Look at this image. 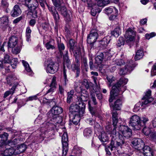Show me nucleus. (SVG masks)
I'll list each match as a JSON object with an SVG mask.
<instances>
[{
	"instance_id": "nucleus-22",
	"label": "nucleus",
	"mask_w": 156,
	"mask_h": 156,
	"mask_svg": "<svg viewBox=\"0 0 156 156\" xmlns=\"http://www.w3.org/2000/svg\"><path fill=\"white\" fill-rule=\"evenodd\" d=\"M112 125L114 127L113 129H115V130H116L117 124L118 122V114L116 110H112Z\"/></svg>"
},
{
	"instance_id": "nucleus-53",
	"label": "nucleus",
	"mask_w": 156,
	"mask_h": 156,
	"mask_svg": "<svg viewBox=\"0 0 156 156\" xmlns=\"http://www.w3.org/2000/svg\"><path fill=\"white\" fill-rule=\"evenodd\" d=\"M63 71L64 77V84L65 85H66L68 81V80L67 79V75L66 74V67L65 66H63Z\"/></svg>"
},
{
	"instance_id": "nucleus-27",
	"label": "nucleus",
	"mask_w": 156,
	"mask_h": 156,
	"mask_svg": "<svg viewBox=\"0 0 156 156\" xmlns=\"http://www.w3.org/2000/svg\"><path fill=\"white\" fill-rule=\"evenodd\" d=\"M51 111L54 116L58 115L62 112L63 109L60 107L54 106L51 110Z\"/></svg>"
},
{
	"instance_id": "nucleus-6",
	"label": "nucleus",
	"mask_w": 156,
	"mask_h": 156,
	"mask_svg": "<svg viewBox=\"0 0 156 156\" xmlns=\"http://www.w3.org/2000/svg\"><path fill=\"white\" fill-rule=\"evenodd\" d=\"M68 137L67 133H64L62 137V156H66L68 150Z\"/></svg>"
},
{
	"instance_id": "nucleus-20",
	"label": "nucleus",
	"mask_w": 156,
	"mask_h": 156,
	"mask_svg": "<svg viewBox=\"0 0 156 156\" xmlns=\"http://www.w3.org/2000/svg\"><path fill=\"white\" fill-rule=\"evenodd\" d=\"M22 13V11L19 5H16L13 8L10 15L12 17H16L20 15Z\"/></svg>"
},
{
	"instance_id": "nucleus-8",
	"label": "nucleus",
	"mask_w": 156,
	"mask_h": 156,
	"mask_svg": "<svg viewBox=\"0 0 156 156\" xmlns=\"http://www.w3.org/2000/svg\"><path fill=\"white\" fill-rule=\"evenodd\" d=\"M98 37L97 31L92 29L87 37V42L88 44L93 45L96 41Z\"/></svg>"
},
{
	"instance_id": "nucleus-3",
	"label": "nucleus",
	"mask_w": 156,
	"mask_h": 156,
	"mask_svg": "<svg viewBox=\"0 0 156 156\" xmlns=\"http://www.w3.org/2000/svg\"><path fill=\"white\" fill-rule=\"evenodd\" d=\"M85 106L84 104H81L80 103H77L76 104H72L69 108V112L73 116L74 115H82L84 113Z\"/></svg>"
},
{
	"instance_id": "nucleus-61",
	"label": "nucleus",
	"mask_w": 156,
	"mask_h": 156,
	"mask_svg": "<svg viewBox=\"0 0 156 156\" xmlns=\"http://www.w3.org/2000/svg\"><path fill=\"white\" fill-rule=\"evenodd\" d=\"M156 34L152 32L150 34H145V37L147 39H150L151 38L155 36Z\"/></svg>"
},
{
	"instance_id": "nucleus-62",
	"label": "nucleus",
	"mask_w": 156,
	"mask_h": 156,
	"mask_svg": "<svg viewBox=\"0 0 156 156\" xmlns=\"http://www.w3.org/2000/svg\"><path fill=\"white\" fill-rule=\"evenodd\" d=\"M83 84L87 89V90L90 87L89 84L87 80L84 79V80Z\"/></svg>"
},
{
	"instance_id": "nucleus-57",
	"label": "nucleus",
	"mask_w": 156,
	"mask_h": 156,
	"mask_svg": "<svg viewBox=\"0 0 156 156\" xmlns=\"http://www.w3.org/2000/svg\"><path fill=\"white\" fill-rule=\"evenodd\" d=\"M45 46L47 49L48 50L50 49H53L55 48V47L54 45L51 44V41L47 42L45 44Z\"/></svg>"
},
{
	"instance_id": "nucleus-25",
	"label": "nucleus",
	"mask_w": 156,
	"mask_h": 156,
	"mask_svg": "<svg viewBox=\"0 0 156 156\" xmlns=\"http://www.w3.org/2000/svg\"><path fill=\"white\" fill-rule=\"evenodd\" d=\"M122 105V101L120 99H117L114 103V105L110 104V106L112 108L113 110H120L121 107Z\"/></svg>"
},
{
	"instance_id": "nucleus-56",
	"label": "nucleus",
	"mask_w": 156,
	"mask_h": 156,
	"mask_svg": "<svg viewBox=\"0 0 156 156\" xmlns=\"http://www.w3.org/2000/svg\"><path fill=\"white\" fill-rule=\"evenodd\" d=\"M27 148L26 145L25 144H22L20 145L18 149L19 150V153H21L24 152Z\"/></svg>"
},
{
	"instance_id": "nucleus-54",
	"label": "nucleus",
	"mask_w": 156,
	"mask_h": 156,
	"mask_svg": "<svg viewBox=\"0 0 156 156\" xmlns=\"http://www.w3.org/2000/svg\"><path fill=\"white\" fill-rule=\"evenodd\" d=\"M124 44V40L123 37H119L116 44L117 46L119 47L122 45H123Z\"/></svg>"
},
{
	"instance_id": "nucleus-16",
	"label": "nucleus",
	"mask_w": 156,
	"mask_h": 156,
	"mask_svg": "<svg viewBox=\"0 0 156 156\" xmlns=\"http://www.w3.org/2000/svg\"><path fill=\"white\" fill-rule=\"evenodd\" d=\"M151 90H148L145 93V95L142 98V100H144L142 102V104L147 105L153 101V98L151 97Z\"/></svg>"
},
{
	"instance_id": "nucleus-60",
	"label": "nucleus",
	"mask_w": 156,
	"mask_h": 156,
	"mask_svg": "<svg viewBox=\"0 0 156 156\" xmlns=\"http://www.w3.org/2000/svg\"><path fill=\"white\" fill-rule=\"evenodd\" d=\"M82 63L86 69L88 68V65L87 62V58L84 57H83L82 58Z\"/></svg>"
},
{
	"instance_id": "nucleus-58",
	"label": "nucleus",
	"mask_w": 156,
	"mask_h": 156,
	"mask_svg": "<svg viewBox=\"0 0 156 156\" xmlns=\"http://www.w3.org/2000/svg\"><path fill=\"white\" fill-rule=\"evenodd\" d=\"M23 1H25L26 5L27 6V4L30 5L32 4L33 3L34 4H35L36 3H38L37 0H22Z\"/></svg>"
},
{
	"instance_id": "nucleus-18",
	"label": "nucleus",
	"mask_w": 156,
	"mask_h": 156,
	"mask_svg": "<svg viewBox=\"0 0 156 156\" xmlns=\"http://www.w3.org/2000/svg\"><path fill=\"white\" fill-rule=\"evenodd\" d=\"M88 7H92L91 11V15L93 16H95L98 13H99L101 11V9L97 7V6L95 4L91 3H88Z\"/></svg>"
},
{
	"instance_id": "nucleus-64",
	"label": "nucleus",
	"mask_w": 156,
	"mask_h": 156,
	"mask_svg": "<svg viewBox=\"0 0 156 156\" xmlns=\"http://www.w3.org/2000/svg\"><path fill=\"white\" fill-rule=\"evenodd\" d=\"M156 75V63H155L153 66L151 70V76H153Z\"/></svg>"
},
{
	"instance_id": "nucleus-36",
	"label": "nucleus",
	"mask_w": 156,
	"mask_h": 156,
	"mask_svg": "<svg viewBox=\"0 0 156 156\" xmlns=\"http://www.w3.org/2000/svg\"><path fill=\"white\" fill-rule=\"evenodd\" d=\"M75 62L73 63L71 65L72 69L73 71L80 69V59H75Z\"/></svg>"
},
{
	"instance_id": "nucleus-44",
	"label": "nucleus",
	"mask_w": 156,
	"mask_h": 156,
	"mask_svg": "<svg viewBox=\"0 0 156 156\" xmlns=\"http://www.w3.org/2000/svg\"><path fill=\"white\" fill-rule=\"evenodd\" d=\"M82 115H74L73 116L72 123L75 125H77L80 120V117Z\"/></svg>"
},
{
	"instance_id": "nucleus-23",
	"label": "nucleus",
	"mask_w": 156,
	"mask_h": 156,
	"mask_svg": "<svg viewBox=\"0 0 156 156\" xmlns=\"http://www.w3.org/2000/svg\"><path fill=\"white\" fill-rule=\"evenodd\" d=\"M9 148H6L5 151L4 153H0V156H11L14 153L15 150L13 147L10 146Z\"/></svg>"
},
{
	"instance_id": "nucleus-19",
	"label": "nucleus",
	"mask_w": 156,
	"mask_h": 156,
	"mask_svg": "<svg viewBox=\"0 0 156 156\" xmlns=\"http://www.w3.org/2000/svg\"><path fill=\"white\" fill-rule=\"evenodd\" d=\"M16 140H17L15 139L13 140L14 142L13 141H10L9 142V144L0 142V151L1 152V153H4L5 149H6V148H9V144L10 145H15L16 144L14 143V142Z\"/></svg>"
},
{
	"instance_id": "nucleus-24",
	"label": "nucleus",
	"mask_w": 156,
	"mask_h": 156,
	"mask_svg": "<svg viewBox=\"0 0 156 156\" xmlns=\"http://www.w3.org/2000/svg\"><path fill=\"white\" fill-rule=\"evenodd\" d=\"M104 59H105V57L103 52H100L99 53L97 57L95 58V64H97L96 66H98L100 65L102 63Z\"/></svg>"
},
{
	"instance_id": "nucleus-14",
	"label": "nucleus",
	"mask_w": 156,
	"mask_h": 156,
	"mask_svg": "<svg viewBox=\"0 0 156 156\" xmlns=\"http://www.w3.org/2000/svg\"><path fill=\"white\" fill-rule=\"evenodd\" d=\"M136 32L130 28H128L125 35L126 40L127 43L133 41L134 39Z\"/></svg>"
},
{
	"instance_id": "nucleus-39",
	"label": "nucleus",
	"mask_w": 156,
	"mask_h": 156,
	"mask_svg": "<svg viewBox=\"0 0 156 156\" xmlns=\"http://www.w3.org/2000/svg\"><path fill=\"white\" fill-rule=\"evenodd\" d=\"M148 121V118L146 116H143L141 119L140 118V125L141 126V129L145 126L146 123Z\"/></svg>"
},
{
	"instance_id": "nucleus-29",
	"label": "nucleus",
	"mask_w": 156,
	"mask_h": 156,
	"mask_svg": "<svg viewBox=\"0 0 156 156\" xmlns=\"http://www.w3.org/2000/svg\"><path fill=\"white\" fill-rule=\"evenodd\" d=\"M17 85V84L15 83L10 90L6 91L4 94L3 98H5L10 94H13Z\"/></svg>"
},
{
	"instance_id": "nucleus-59",
	"label": "nucleus",
	"mask_w": 156,
	"mask_h": 156,
	"mask_svg": "<svg viewBox=\"0 0 156 156\" xmlns=\"http://www.w3.org/2000/svg\"><path fill=\"white\" fill-rule=\"evenodd\" d=\"M149 137L152 140L156 142V132H152Z\"/></svg>"
},
{
	"instance_id": "nucleus-4",
	"label": "nucleus",
	"mask_w": 156,
	"mask_h": 156,
	"mask_svg": "<svg viewBox=\"0 0 156 156\" xmlns=\"http://www.w3.org/2000/svg\"><path fill=\"white\" fill-rule=\"evenodd\" d=\"M38 5V3H36L35 4L33 3L32 4H27V7L29 9L28 14L31 15L33 18H37L40 15V10L37 8Z\"/></svg>"
},
{
	"instance_id": "nucleus-49",
	"label": "nucleus",
	"mask_w": 156,
	"mask_h": 156,
	"mask_svg": "<svg viewBox=\"0 0 156 156\" xmlns=\"http://www.w3.org/2000/svg\"><path fill=\"white\" fill-rule=\"evenodd\" d=\"M120 33V30L119 27L116 28L113 31L111 32V34L115 37H118Z\"/></svg>"
},
{
	"instance_id": "nucleus-30",
	"label": "nucleus",
	"mask_w": 156,
	"mask_h": 156,
	"mask_svg": "<svg viewBox=\"0 0 156 156\" xmlns=\"http://www.w3.org/2000/svg\"><path fill=\"white\" fill-rule=\"evenodd\" d=\"M9 17L8 16H4L0 18L1 27H3L5 25H7L9 22Z\"/></svg>"
},
{
	"instance_id": "nucleus-31",
	"label": "nucleus",
	"mask_w": 156,
	"mask_h": 156,
	"mask_svg": "<svg viewBox=\"0 0 156 156\" xmlns=\"http://www.w3.org/2000/svg\"><path fill=\"white\" fill-rule=\"evenodd\" d=\"M144 53L142 48L138 50L136 52L134 58L136 60L140 59L142 58L144 56Z\"/></svg>"
},
{
	"instance_id": "nucleus-13",
	"label": "nucleus",
	"mask_w": 156,
	"mask_h": 156,
	"mask_svg": "<svg viewBox=\"0 0 156 156\" xmlns=\"http://www.w3.org/2000/svg\"><path fill=\"white\" fill-rule=\"evenodd\" d=\"M58 65L52 61H49L47 64L46 70L47 73L53 74L58 70Z\"/></svg>"
},
{
	"instance_id": "nucleus-21",
	"label": "nucleus",
	"mask_w": 156,
	"mask_h": 156,
	"mask_svg": "<svg viewBox=\"0 0 156 156\" xmlns=\"http://www.w3.org/2000/svg\"><path fill=\"white\" fill-rule=\"evenodd\" d=\"M18 42V38L15 36H12L9 40L8 43V46L10 48H14L17 45Z\"/></svg>"
},
{
	"instance_id": "nucleus-63",
	"label": "nucleus",
	"mask_w": 156,
	"mask_h": 156,
	"mask_svg": "<svg viewBox=\"0 0 156 156\" xmlns=\"http://www.w3.org/2000/svg\"><path fill=\"white\" fill-rule=\"evenodd\" d=\"M56 80L53 78L50 85H49V87H50L55 88V89H56Z\"/></svg>"
},
{
	"instance_id": "nucleus-52",
	"label": "nucleus",
	"mask_w": 156,
	"mask_h": 156,
	"mask_svg": "<svg viewBox=\"0 0 156 156\" xmlns=\"http://www.w3.org/2000/svg\"><path fill=\"white\" fill-rule=\"evenodd\" d=\"M144 128L142 130L143 133L145 135L147 136H150L151 133L152 132H151L150 129L146 127L145 126L144 127Z\"/></svg>"
},
{
	"instance_id": "nucleus-32",
	"label": "nucleus",
	"mask_w": 156,
	"mask_h": 156,
	"mask_svg": "<svg viewBox=\"0 0 156 156\" xmlns=\"http://www.w3.org/2000/svg\"><path fill=\"white\" fill-rule=\"evenodd\" d=\"M109 36H107L103 38L102 40L99 41L100 44L103 46H106L111 40Z\"/></svg>"
},
{
	"instance_id": "nucleus-5",
	"label": "nucleus",
	"mask_w": 156,
	"mask_h": 156,
	"mask_svg": "<svg viewBox=\"0 0 156 156\" xmlns=\"http://www.w3.org/2000/svg\"><path fill=\"white\" fill-rule=\"evenodd\" d=\"M140 125V117L137 115L132 116L130 119L129 126L132 127L133 129L135 130H140L141 126Z\"/></svg>"
},
{
	"instance_id": "nucleus-37",
	"label": "nucleus",
	"mask_w": 156,
	"mask_h": 156,
	"mask_svg": "<svg viewBox=\"0 0 156 156\" xmlns=\"http://www.w3.org/2000/svg\"><path fill=\"white\" fill-rule=\"evenodd\" d=\"M100 140L102 142H105L108 140V138L105 132L101 133V134L98 136Z\"/></svg>"
},
{
	"instance_id": "nucleus-42",
	"label": "nucleus",
	"mask_w": 156,
	"mask_h": 156,
	"mask_svg": "<svg viewBox=\"0 0 156 156\" xmlns=\"http://www.w3.org/2000/svg\"><path fill=\"white\" fill-rule=\"evenodd\" d=\"M9 136L8 134L4 133L0 135V142L3 143H6V141L7 140Z\"/></svg>"
},
{
	"instance_id": "nucleus-41",
	"label": "nucleus",
	"mask_w": 156,
	"mask_h": 156,
	"mask_svg": "<svg viewBox=\"0 0 156 156\" xmlns=\"http://www.w3.org/2000/svg\"><path fill=\"white\" fill-rule=\"evenodd\" d=\"M113 64L120 66L123 65L125 64L124 60L121 59H113Z\"/></svg>"
},
{
	"instance_id": "nucleus-50",
	"label": "nucleus",
	"mask_w": 156,
	"mask_h": 156,
	"mask_svg": "<svg viewBox=\"0 0 156 156\" xmlns=\"http://www.w3.org/2000/svg\"><path fill=\"white\" fill-rule=\"evenodd\" d=\"M6 80L7 83L10 86L12 85V83L14 79L13 76L12 75H9L6 77Z\"/></svg>"
},
{
	"instance_id": "nucleus-55",
	"label": "nucleus",
	"mask_w": 156,
	"mask_h": 156,
	"mask_svg": "<svg viewBox=\"0 0 156 156\" xmlns=\"http://www.w3.org/2000/svg\"><path fill=\"white\" fill-rule=\"evenodd\" d=\"M22 62L26 70L28 72H30L31 71V69L28 63L24 60H22Z\"/></svg>"
},
{
	"instance_id": "nucleus-12",
	"label": "nucleus",
	"mask_w": 156,
	"mask_h": 156,
	"mask_svg": "<svg viewBox=\"0 0 156 156\" xmlns=\"http://www.w3.org/2000/svg\"><path fill=\"white\" fill-rule=\"evenodd\" d=\"M88 92L85 90L82 91L80 94L77 97V103H80V104H84V106L86 105V101H87L89 97Z\"/></svg>"
},
{
	"instance_id": "nucleus-48",
	"label": "nucleus",
	"mask_w": 156,
	"mask_h": 156,
	"mask_svg": "<svg viewBox=\"0 0 156 156\" xmlns=\"http://www.w3.org/2000/svg\"><path fill=\"white\" fill-rule=\"evenodd\" d=\"M72 51L74 54L75 59H80V49L77 47V48L75 49Z\"/></svg>"
},
{
	"instance_id": "nucleus-33",
	"label": "nucleus",
	"mask_w": 156,
	"mask_h": 156,
	"mask_svg": "<svg viewBox=\"0 0 156 156\" xmlns=\"http://www.w3.org/2000/svg\"><path fill=\"white\" fill-rule=\"evenodd\" d=\"M103 53L105 57V60H108L112 57L114 52L113 51L109 50L106 51L104 52Z\"/></svg>"
},
{
	"instance_id": "nucleus-28",
	"label": "nucleus",
	"mask_w": 156,
	"mask_h": 156,
	"mask_svg": "<svg viewBox=\"0 0 156 156\" xmlns=\"http://www.w3.org/2000/svg\"><path fill=\"white\" fill-rule=\"evenodd\" d=\"M116 142H117L118 144L121 147L125 143L124 139L122 135L119 134L118 133L116 132Z\"/></svg>"
},
{
	"instance_id": "nucleus-46",
	"label": "nucleus",
	"mask_w": 156,
	"mask_h": 156,
	"mask_svg": "<svg viewBox=\"0 0 156 156\" xmlns=\"http://www.w3.org/2000/svg\"><path fill=\"white\" fill-rule=\"evenodd\" d=\"M58 47L60 52V56L62 57V55H63L62 51L65 49V46L63 43L60 42L58 43Z\"/></svg>"
},
{
	"instance_id": "nucleus-51",
	"label": "nucleus",
	"mask_w": 156,
	"mask_h": 156,
	"mask_svg": "<svg viewBox=\"0 0 156 156\" xmlns=\"http://www.w3.org/2000/svg\"><path fill=\"white\" fill-rule=\"evenodd\" d=\"M18 62V60L17 58H14L12 59H11V62L10 63H11V64L10 66H11L13 69H15L16 68Z\"/></svg>"
},
{
	"instance_id": "nucleus-38",
	"label": "nucleus",
	"mask_w": 156,
	"mask_h": 156,
	"mask_svg": "<svg viewBox=\"0 0 156 156\" xmlns=\"http://www.w3.org/2000/svg\"><path fill=\"white\" fill-rule=\"evenodd\" d=\"M54 7L56 8H60L61 5L63 3V0H51Z\"/></svg>"
},
{
	"instance_id": "nucleus-45",
	"label": "nucleus",
	"mask_w": 156,
	"mask_h": 156,
	"mask_svg": "<svg viewBox=\"0 0 156 156\" xmlns=\"http://www.w3.org/2000/svg\"><path fill=\"white\" fill-rule=\"evenodd\" d=\"M31 32V30L29 27H28L27 28L26 30V40L27 41L29 42L31 41L30 39V33Z\"/></svg>"
},
{
	"instance_id": "nucleus-34",
	"label": "nucleus",
	"mask_w": 156,
	"mask_h": 156,
	"mask_svg": "<svg viewBox=\"0 0 156 156\" xmlns=\"http://www.w3.org/2000/svg\"><path fill=\"white\" fill-rule=\"evenodd\" d=\"M68 51H66V54L63 56L64 63L67 67L69 68L70 65V61L68 56Z\"/></svg>"
},
{
	"instance_id": "nucleus-17",
	"label": "nucleus",
	"mask_w": 156,
	"mask_h": 156,
	"mask_svg": "<svg viewBox=\"0 0 156 156\" xmlns=\"http://www.w3.org/2000/svg\"><path fill=\"white\" fill-rule=\"evenodd\" d=\"M135 149L140 150L142 146L144 145V142L140 139L134 138L133 141L131 142Z\"/></svg>"
},
{
	"instance_id": "nucleus-40",
	"label": "nucleus",
	"mask_w": 156,
	"mask_h": 156,
	"mask_svg": "<svg viewBox=\"0 0 156 156\" xmlns=\"http://www.w3.org/2000/svg\"><path fill=\"white\" fill-rule=\"evenodd\" d=\"M83 135L84 136L88 138L92 135V131L90 128H87L83 131Z\"/></svg>"
},
{
	"instance_id": "nucleus-43",
	"label": "nucleus",
	"mask_w": 156,
	"mask_h": 156,
	"mask_svg": "<svg viewBox=\"0 0 156 156\" xmlns=\"http://www.w3.org/2000/svg\"><path fill=\"white\" fill-rule=\"evenodd\" d=\"M74 93V90H71L68 93V96L67 100V102L68 103H70L71 101V100L73 98V96Z\"/></svg>"
},
{
	"instance_id": "nucleus-26",
	"label": "nucleus",
	"mask_w": 156,
	"mask_h": 156,
	"mask_svg": "<svg viewBox=\"0 0 156 156\" xmlns=\"http://www.w3.org/2000/svg\"><path fill=\"white\" fill-rule=\"evenodd\" d=\"M142 149L143 153L144 156H153L152 152L150 147L148 146H145L141 148Z\"/></svg>"
},
{
	"instance_id": "nucleus-10",
	"label": "nucleus",
	"mask_w": 156,
	"mask_h": 156,
	"mask_svg": "<svg viewBox=\"0 0 156 156\" xmlns=\"http://www.w3.org/2000/svg\"><path fill=\"white\" fill-rule=\"evenodd\" d=\"M116 130H115V129H113L112 131V134L111 136V143L110 145L108 146V147L111 151L113 150V148H115L119 147V145L118 144L117 142L116 141Z\"/></svg>"
},
{
	"instance_id": "nucleus-35",
	"label": "nucleus",
	"mask_w": 156,
	"mask_h": 156,
	"mask_svg": "<svg viewBox=\"0 0 156 156\" xmlns=\"http://www.w3.org/2000/svg\"><path fill=\"white\" fill-rule=\"evenodd\" d=\"M69 43L70 51H73L75 49L77 48L76 43L74 40L70 39Z\"/></svg>"
},
{
	"instance_id": "nucleus-2",
	"label": "nucleus",
	"mask_w": 156,
	"mask_h": 156,
	"mask_svg": "<svg viewBox=\"0 0 156 156\" xmlns=\"http://www.w3.org/2000/svg\"><path fill=\"white\" fill-rule=\"evenodd\" d=\"M128 81L127 79L121 78L119 81L112 86L109 99V102H112L116 97L121 95L123 93L124 91L122 90V88H123L122 87L127 83Z\"/></svg>"
},
{
	"instance_id": "nucleus-15",
	"label": "nucleus",
	"mask_w": 156,
	"mask_h": 156,
	"mask_svg": "<svg viewBox=\"0 0 156 156\" xmlns=\"http://www.w3.org/2000/svg\"><path fill=\"white\" fill-rule=\"evenodd\" d=\"M119 129L124 136L126 138H130L132 135L131 129L127 126L124 125L120 126Z\"/></svg>"
},
{
	"instance_id": "nucleus-1",
	"label": "nucleus",
	"mask_w": 156,
	"mask_h": 156,
	"mask_svg": "<svg viewBox=\"0 0 156 156\" xmlns=\"http://www.w3.org/2000/svg\"><path fill=\"white\" fill-rule=\"evenodd\" d=\"M62 119L61 116L58 115L54 116L53 118L49 121L45 122L42 124V127L40 131L41 134L40 137L42 140L46 137V135L47 134V129H46L49 128V129H53L56 124H60L62 122Z\"/></svg>"
},
{
	"instance_id": "nucleus-47",
	"label": "nucleus",
	"mask_w": 156,
	"mask_h": 156,
	"mask_svg": "<svg viewBox=\"0 0 156 156\" xmlns=\"http://www.w3.org/2000/svg\"><path fill=\"white\" fill-rule=\"evenodd\" d=\"M2 62L4 63H10L11 62V58L10 56L8 54H5Z\"/></svg>"
},
{
	"instance_id": "nucleus-7",
	"label": "nucleus",
	"mask_w": 156,
	"mask_h": 156,
	"mask_svg": "<svg viewBox=\"0 0 156 156\" xmlns=\"http://www.w3.org/2000/svg\"><path fill=\"white\" fill-rule=\"evenodd\" d=\"M58 10L59 11L61 14L63 16L66 22L71 21V12L67 10L65 7L62 6L60 8H57Z\"/></svg>"
},
{
	"instance_id": "nucleus-11",
	"label": "nucleus",
	"mask_w": 156,
	"mask_h": 156,
	"mask_svg": "<svg viewBox=\"0 0 156 156\" xmlns=\"http://www.w3.org/2000/svg\"><path fill=\"white\" fill-rule=\"evenodd\" d=\"M48 9L52 15L55 21V27L57 26L60 18V16L54 6L48 5H47Z\"/></svg>"
},
{
	"instance_id": "nucleus-9",
	"label": "nucleus",
	"mask_w": 156,
	"mask_h": 156,
	"mask_svg": "<svg viewBox=\"0 0 156 156\" xmlns=\"http://www.w3.org/2000/svg\"><path fill=\"white\" fill-rule=\"evenodd\" d=\"M134 67L135 66L133 64V61L130 60L127 62L124 69H120L119 73L121 75H126L131 71Z\"/></svg>"
}]
</instances>
